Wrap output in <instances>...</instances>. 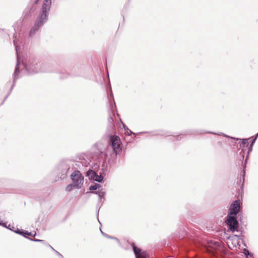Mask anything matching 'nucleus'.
Masks as SVG:
<instances>
[{
  "label": "nucleus",
  "mask_w": 258,
  "mask_h": 258,
  "mask_svg": "<svg viewBox=\"0 0 258 258\" xmlns=\"http://www.w3.org/2000/svg\"><path fill=\"white\" fill-rule=\"evenodd\" d=\"M235 236L236 237H238L239 239H241L242 240V242L243 245L244 246H245L246 247H247L246 244L245 243V241H244L243 236L242 235H241V236L235 235Z\"/></svg>",
  "instance_id": "nucleus-26"
},
{
  "label": "nucleus",
  "mask_w": 258,
  "mask_h": 258,
  "mask_svg": "<svg viewBox=\"0 0 258 258\" xmlns=\"http://www.w3.org/2000/svg\"><path fill=\"white\" fill-rule=\"evenodd\" d=\"M72 182L75 184L77 187L80 189L82 187L84 183V176L78 170H74L70 175Z\"/></svg>",
  "instance_id": "nucleus-9"
},
{
  "label": "nucleus",
  "mask_w": 258,
  "mask_h": 258,
  "mask_svg": "<svg viewBox=\"0 0 258 258\" xmlns=\"http://www.w3.org/2000/svg\"><path fill=\"white\" fill-rule=\"evenodd\" d=\"M87 158L89 161L88 164L90 165V166H91L92 168H94V169H97V171L101 165L102 168L99 174L102 175L104 178V177L106 176V172L107 170V164L105 163L104 162H100V159L97 160L90 159L89 157V154L87 155Z\"/></svg>",
  "instance_id": "nucleus-8"
},
{
  "label": "nucleus",
  "mask_w": 258,
  "mask_h": 258,
  "mask_svg": "<svg viewBox=\"0 0 258 258\" xmlns=\"http://www.w3.org/2000/svg\"><path fill=\"white\" fill-rule=\"evenodd\" d=\"M100 73L102 76V77L103 78V80H104L103 71L100 69Z\"/></svg>",
  "instance_id": "nucleus-33"
},
{
  "label": "nucleus",
  "mask_w": 258,
  "mask_h": 258,
  "mask_svg": "<svg viewBox=\"0 0 258 258\" xmlns=\"http://www.w3.org/2000/svg\"><path fill=\"white\" fill-rule=\"evenodd\" d=\"M7 224V222H4L2 220H0V226L5 227H6V225Z\"/></svg>",
  "instance_id": "nucleus-27"
},
{
  "label": "nucleus",
  "mask_w": 258,
  "mask_h": 258,
  "mask_svg": "<svg viewBox=\"0 0 258 258\" xmlns=\"http://www.w3.org/2000/svg\"><path fill=\"white\" fill-rule=\"evenodd\" d=\"M211 134L213 135H216L217 134L215 132L212 131H205L203 130H197V129H192L186 131L184 132V133H180L178 135L176 136H172V138H173V141H178L179 137L183 136L184 135H198V134Z\"/></svg>",
  "instance_id": "nucleus-12"
},
{
  "label": "nucleus",
  "mask_w": 258,
  "mask_h": 258,
  "mask_svg": "<svg viewBox=\"0 0 258 258\" xmlns=\"http://www.w3.org/2000/svg\"><path fill=\"white\" fill-rule=\"evenodd\" d=\"M105 90L109 114L107 126L101 140L94 145L92 151L89 153V157L96 160L100 159V162L106 163L107 157L109 155L108 163L112 164L115 162L117 155L121 151L122 143L119 136L115 135L116 130L113 116L115 114L119 117V115L116 112L113 93L108 86L106 87Z\"/></svg>",
  "instance_id": "nucleus-1"
},
{
  "label": "nucleus",
  "mask_w": 258,
  "mask_h": 258,
  "mask_svg": "<svg viewBox=\"0 0 258 258\" xmlns=\"http://www.w3.org/2000/svg\"><path fill=\"white\" fill-rule=\"evenodd\" d=\"M240 202L238 200L234 201L230 205L229 209L228 210L227 214L231 215L240 216L241 213H239Z\"/></svg>",
  "instance_id": "nucleus-15"
},
{
  "label": "nucleus",
  "mask_w": 258,
  "mask_h": 258,
  "mask_svg": "<svg viewBox=\"0 0 258 258\" xmlns=\"http://www.w3.org/2000/svg\"><path fill=\"white\" fill-rule=\"evenodd\" d=\"M48 246L50 247L53 251L55 252V253L60 257V258H64L63 255L59 253L58 251L54 249L50 244H48Z\"/></svg>",
  "instance_id": "nucleus-24"
},
{
  "label": "nucleus",
  "mask_w": 258,
  "mask_h": 258,
  "mask_svg": "<svg viewBox=\"0 0 258 258\" xmlns=\"http://www.w3.org/2000/svg\"><path fill=\"white\" fill-rule=\"evenodd\" d=\"M120 121L121 122V123L122 125V127L124 129V131L125 132V133L127 134L128 136L131 135H136V133L132 131L131 130H130L127 126L122 122L120 118H119ZM144 134H152V136H156V135H162V136H169L167 133L163 132V131H161L159 133H157V131H154V132H147V131H144V132H139L137 133V135H142Z\"/></svg>",
  "instance_id": "nucleus-11"
},
{
  "label": "nucleus",
  "mask_w": 258,
  "mask_h": 258,
  "mask_svg": "<svg viewBox=\"0 0 258 258\" xmlns=\"http://www.w3.org/2000/svg\"><path fill=\"white\" fill-rule=\"evenodd\" d=\"M256 141L254 140V139H252L250 141V144L248 143V146L247 147L248 148V150L247 151V154L245 157V158L244 159L243 161H242V170L241 171L240 173V176L241 178L240 179V181H242V182L241 184L240 188L241 190H243L244 184V181H245V177L246 175V167L247 164L248 160L249 159V156L250 153L253 150V147Z\"/></svg>",
  "instance_id": "nucleus-4"
},
{
  "label": "nucleus",
  "mask_w": 258,
  "mask_h": 258,
  "mask_svg": "<svg viewBox=\"0 0 258 258\" xmlns=\"http://www.w3.org/2000/svg\"><path fill=\"white\" fill-rule=\"evenodd\" d=\"M75 189H80L79 187H77L76 185L73 182L68 184L66 187V190L67 191H71Z\"/></svg>",
  "instance_id": "nucleus-19"
},
{
  "label": "nucleus",
  "mask_w": 258,
  "mask_h": 258,
  "mask_svg": "<svg viewBox=\"0 0 258 258\" xmlns=\"http://www.w3.org/2000/svg\"><path fill=\"white\" fill-rule=\"evenodd\" d=\"M24 233H23V237L26 238H27L29 239V238H30V237H27V230H24Z\"/></svg>",
  "instance_id": "nucleus-30"
},
{
  "label": "nucleus",
  "mask_w": 258,
  "mask_h": 258,
  "mask_svg": "<svg viewBox=\"0 0 258 258\" xmlns=\"http://www.w3.org/2000/svg\"><path fill=\"white\" fill-rule=\"evenodd\" d=\"M17 67L19 75L22 73L25 76H32L39 73L56 72L53 69V64L48 62L40 63L33 57L31 56L28 49H15Z\"/></svg>",
  "instance_id": "nucleus-2"
},
{
  "label": "nucleus",
  "mask_w": 258,
  "mask_h": 258,
  "mask_svg": "<svg viewBox=\"0 0 258 258\" xmlns=\"http://www.w3.org/2000/svg\"><path fill=\"white\" fill-rule=\"evenodd\" d=\"M90 193L92 194H96L98 195V201L96 205V217L97 220L100 223V224L101 225V223H100L99 220V210L101 206L103 205V203L104 201L105 200V195L106 192L102 190V189H99L96 191H91Z\"/></svg>",
  "instance_id": "nucleus-10"
},
{
  "label": "nucleus",
  "mask_w": 258,
  "mask_h": 258,
  "mask_svg": "<svg viewBox=\"0 0 258 258\" xmlns=\"http://www.w3.org/2000/svg\"><path fill=\"white\" fill-rule=\"evenodd\" d=\"M258 138V132L254 136L250 138L252 139H254L255 141L256 140L257 138Z\"/></svg>",
  "instance_id": "nucleus-31"
},
{
  "label": "nucleus",
  "mask_w": 258,
  "mask_h": 258,
  "mask_svg": "<svg viewBox=\"0 0 258 258\" xmlns=\"http://www.w3.org/2000/svg\"><path fill=\"white\" fill-rule=\"evenodd\" d=\"M130 244L136 258H151L150 254L147 251L137 247L134 242H132Z\"/></svg>",
  "instance_id": "nucleus-13"
},
{
  "label": "nucleus",
  "mask_w": 258,
  "mask_h": 258,
  "mask_svg": "<svg viewBox=\"0 0 258 258\" xmlns=\"http://www.w3.org/2000/svg\"><path fill=\"white\" fill-rule=\"evenodd\" d=\"M100 231H101V233L102 235L104 237H106V236L107 235V234H106V233H104V232H103L101 228H100Z\"/></svg>",
  "instance_id": "nucleus-34"
},
{
  "label": "nucleus",
  "mask_w": 258,
  "mask_h": 258,
  "mask_svg": "<svg viewBox=\"0 0 258 258\" xmlns=\"http://www.w3.org/2000/svg\"><path fill=\"white\" fill-rule=\"evenodd\" d=\"M70 169L71 166L69 162L62 160L56 165L54 172L58 179L62 180L68 177V174L70 171Z\"/></svg>",
  "instance_id": "nucleus-3"
},
{
  "label": "nucleus",
  "mask_w": 258,
  "mask_h": 258,
  "mask_svg": "<svg viewBox=\"0 0 258 258\" xmlns=\"http://www.w3.org/2000/svg\"><path fill=\"white\" fill-rule=\"evenodd\" d=\"M29 240L32 241L41 242L44 244H46V242L44 240L39 239L36 238H29Z\"/></svg>",
  "instance_id": "nucleus-23"
},
{
  "label": "nucleus",
  "mask_w": 258,
  "mask_h": 258,
  "mask_svg": "<svg viewBox=\"0 0 258 258\" xmlns=\"http://www.w3.org/2000/svg\"><path fill=\"white\" fill-rule=\"evenodd\" d=\"M21 229H19L17 227H12V229H11V231L14 232V233H15L16 234H19Z\"/></svg>",
  "instance_id": "nucleus-25"
},
{
  "label": "nucleus",
  "mask_w": 258,
  "mask_h": 258,
  "mask_svg": "<svg viewBox=\"0 0 258 258\" xmlns=\"http://www.w3.org/2000/svg\"><path fill=\"white\" fill-rule=\"evenodd\" d=\"M69 74H67V75H68ZM67 78V75H65V76L64 77H61V79H64V78Z\"/></svg>",
  "instance_id": "nucleus-36"
},
{
  "label": "nucleus",
  "mask_w": 258,
  "mask_h": 258,
  "mask_svg": "<svg viewBox=\"0 0 258 258\" xmlns=\"http://www.w3.org/2000/svg\"><path fill=\"white\" fill-rule=\"evenodd\" d=\"M24 232V229H21L20 230V233H19V235H21V236H23V233H24V232Z\"/></svg>",
  "instance_id": "nucleus-35"
},
{
  "label": "nucleus",
  "mask_w": 258,
  "mask_h": 258,
  "mask_svg": "<svg viewBox=\"0 0 258 258\" xmlns=\"http://www.w3.org/2000/svg\"><path fill=\"white\" fill-rule=\"evenodd\" d=\"M19 79V72L18 71V70H17V67L15 69V70H14V72L13 73V83H12V85L10 89V90H9V92L8 93V94L5 96V97L4 98V100L3 101V102L1 103V105H3L5 101H6V100L8 98V97L9 96V95H10L11 93L12 92L14 87H15L16 84V82H17V80L18 79Z\"/></svg>",
  "instance_id": "nucleus-16"
},
{
  "label": "nucleus",
  "mask_w": 258,
  "mask_h": 258,
  "mask_svg": "<svg viewBox=\"0 0 258 258\" xmlns=\"http://www.w3.org/2000/svg\"><path fill=\"white\" fill-rule=\"evenodd\" d=\"M221 134L224 136L227 137V138L231 139V140H233L234 141H239L238 144L239 145V148L241 149V151L239 153V156L240 157V160H241L242 161H243L244 159L245 156V147H247V146H248V141L250 139V138L241 139L231 137L222 133H221Z\"/></svg>",
  "instance_id": "nucleus-7"
},
{
  "label": "nucleus",
  "mask_w": 258,
  "mask_h": 258,
  "mask_svg": "<svg viewBox=\"0 0 258 258\" xmlns=\"http://www.w3.org/2000/svg\"><path fill=\"white\" fill-rule=\"evenodd\" d=\"M12 227H15V226L13 225H11V224H9L8 225H7L6 227H5V228L11 230V229H12Z\"/></svg>",
  "instance_id": "nucleus-32"
},
{
  "label": "nucleus",
  "mask_w": 258,
  "mask_h": 258,
  "mask_svg": "<svg viewBox=\"0 0 258 258\" xmlns=\"http://www.w3.org/2000/svg\"><path fill=\"white\" fill-rule=\"evenodd\" d=\"M89 68L84 64L74 66L70 71L71 75L74 77L86 78L88 76Z\"/></svg>",
  "instance_id": "nucleus-6"
},
{
  "label": "nucleus",
  "mask_w": 258,
  "mask_h": 258,
  "mask_svg": "<svg viewBox=\"0 0 258 258\" xmlns=\"http://www.w3.org/2000/svg\"><path fill=\"white\" fill-rule=\"evenodd\" d=\"M98 175V171H97L95 173V176H93L92 178H91V181H94L96 180V178L97 176Z\"/></svg>",
  "instance_id": "nucleus-29"
},
{
  "label": "nucleus",
  "mask_w": 258,
  "mask_h": 258,
  "mask_svg": "<svg viewBox=\"0 0 258 258\" xmlns=\"http://www.w3.org/2000/svg\"><path fill=\"white\" fill-rule=\"evenodd\" d=\"M243 251V254H244L246 258H248V256L251 258L253 257V253L251 252H250L247 248H244Z\"/></svg>",
  "instance_id": "nucleus-20"
},
{
  "label": "nucleus",
  "mask_w": 258,
  "mask_h": 258,
  "mask_svg": "<svg viewBox=\"0 0 258 258\" xmlns=\"http://www.w3.org/2000/svg\"><path fill=\"white\" fill-rule=\"evenodd\" d=\"M91 167H92L91 166ZM97 169H94L92 168H90L86 172V176L88 178V179L91 181V178L93 176H95V173L97 171Z\"/></svg>",
  "instance_id": "nucleus-17"
},
{
  "label": "nucleus",
  "mask_w": 258,
  "mask_h": 258,
  "mask_svg": "<svg viewBox=\"0 0 258 258\" xmlns=\"http://www.w3.org/2000/svg\"><path fill=\"white\" fill-rule=\"evenodd\" d=\"M106 238H108V239H113L116 241L118 245L120 244V242L119 240L116 237L110 236V235L107 234L106 236Z\"/></svg>",
  "instance_id": "nucleus-21"
},
{
  "label": "nucleus",
  "mask_w": 258,
  "mask_h": 258,
  "mask_svg": "<svg viewBox=\"0 0 258 258\" xmlns=\"http://www.w3.org/2000/svg\"><path fill=\"white\" fill-rule=\"evenodd\" d=\"M236 215L227 214L224 218V223L228 229L232 232L240 231L239 223Z\"/></svg>",
  "instance_id": "nucleus-5"
},
{
  "label": "nucleus",
  "mask_w": 258,
  "mask_h": 258,
  "mask_svg": "<svg viewBox=\"0 0 258 258\" xmlns=\"http://www.w3.org/2000/svg\"><path fill=\"white\" fill-rule=\"evenodd\" d=\"M97 189L98 190L103 189L102 186L100 184L97 183H94V184H91L89 187V189L91 191H96V190Z\"/></svg>",
  "instance_id": "nucleus-18"
},
{
  "label": "nucleus",
  "mask_w": 258,
  "mask_h": 258,
  "mask_svg": "<svg viewBox=\"0 0 258 258\" xmlns=\"http://www.w3.org/2000/svg\"><path fill=\"white\" fill-rule=\"evenodd\" d=\"M27 237H29V236H33L34 237L35 236V234H33L32 232H29L27 230Z\"/></svg>",
  "instance_id": "nucleus-28"
},
{
  "label": "nucleus",
  "mask_w": 258,
  "mask_h": 258,
  "mask_svg": "<svg viewBox=\"0 0 258 258\" xmlns=\"http://www.w3.org/2000/svg\"><path fill=\"white\" fill-rule=\"evenodd\" d=\"M104 181V178L102 175H99L98 174V175L97 176L96 178L95 181L98 182V183H102Z\"/></svg>",
  "instance_id": "nucleus-22"
},
{
  "label": "nucleus",
  "mask_w": 258,
  "mask_h": 258,
  "mask_svg": "<svg viewBox=\"0 0 258 258\" xmlns=\"http://www.w3.org/2000/svg\"><path fill=\"white\" fill-rule=\"evenodd\" d=\"M51 4V0H45L42 7V14H41L38 25L40 23V25L45 22L47 19V11L49 10Z\"/></svg>",
  "instance_id": "nucleus-14"
}]
</instances>
